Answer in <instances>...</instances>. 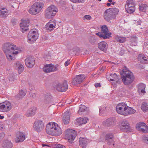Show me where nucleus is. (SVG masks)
Instances as JSON below:
<instances>
[{
	"mask_svg": "<svg viewBox=\"0 0 148 148\" xmlns=\"http://www.w3.org/2000/svg\"><path fill=\"white\" fill-rule=\"evenodd\" d=\"M35 60L32 56H27L25 60V64L26 66L29 68H31L35 64Z\"/></svg>",
	"mask_w": 148,
	"mask_h": 148,
	"instance_id": "4468645a",
	"label": "nucleus"
},
{
	"mask_svg": "<svg viewBox=\"0 0 148 148\" xmlns=\"http://www.w3.org/2000/svg\"><path fill=\"white\" fill-rule=\"evenodd\" d=\"M141 108L144 112L147 111L148 110L147 103L146 102H144L142 103Z\"/></svg>",
	"mask_w": 148,
	"mask_h": 148,
	"instance_id": "f704fd0d",
	"label": "nucleus"
},
{
	"mask_svg": "<svg viewBox=\"0 0 148 148\" xmlns=\"http://www.w3.org/2000/svg\"><path fill=\"white\" fill-rule=\"evenodd\" d=\"M33 5L39 13L41 10L44 5L43 3L42 2H36L34 3Z\"/></svg>",
	"mask_w": 148,
	"mask_h": 148,
	"instance_id": "cd10ccee",
	"label": "nucleus"
},
{
	"mask_svg": "<svg viewBox=\"0 0 148 148\" xmlns=\"http://www.w3.org/2000/svg\"><path fill=\"white\" fill-rule=\"evenodd\" d=\"M51 96L48 93H46L44 95L43 99H45L46 100L48 99L49 100H51Z\"/></svg>",
	"mask_w": 148,
	"mask_h": 148,
	"instance_id": "de8ad7c7",
	"label": "nucleus"
},
{
	"mask_svg": "<svg viewBox=\"0 0 148 148\" xmlns=\"http://www.w3.org/2000/svg\"><path fill=\"white\" fill-rule=\"evenodd\" d=\"M22 97L21 95H20L19 94H18L17 95H16V98L18 99H21L22 98Z\"/></svg>",
	"mask_w": 148,
	"mask_h": 148,
	"instance_id": "774afa93",
	"label": "nucleus"
},
{
	"mask_svg": "<svg viewBox=\"0 0 148 148\" xmlns=\"http://www.w3.org/2000/svg\"><path fill=\"white\" fill-rule=\"evenodd\" d=\"M135 5L125 4V9L127 12L129 13L134 12L135 10Z\"/></svg>",
	"mask_w": 148,
	"mask_h": 148,
	"instance_id": "393cba45",
	"label": "nucleus"
},
{
	"mask_svg": "<svg viewBox=\"0 0 148 148\" xmlns=\"http://www.w3.org/2000/svg\"><path fill=\"white\" fill-rule=\"evenodd\" d=\"M95 34L99 36L100 38H102L104 39V36L102 33L99 32L96 33Z\"/></svg>",
	"mask_w": 148,
	"mask_h": 148,
	"instance_id": "864d4df0",
	"label": "nucleus"
},
{
	"mask_svg": "<svg viewBox=\"0 0 148 148\" xmlns=\"http://www.w3.org/2000/svg\"><path fill=\"white\" fill-rule=\"evenodd\" d=\"M119 11V9L115 8L107 9L104 13V18L108 22L112 19H114Z\"/></svg>",
	"mask_w": 148,
	"mask_h": 148,
	"instance_id": "f03ea898",
	"label": "nucleus"
},
{
	"mask_svg": "<svg viewBox=\"0 0 148 148\" xmlns=\"http://www.w3.org/2000/svg\"><path fill=\"white\" fill-rule=\"evenodd\" d=\"M122 82L125 85H128L131 84L134 79L133 73L129 71L123 70L121 74Z\"/></svg>",
	"mask_w": 148,
	"mask_h": 148,
	"instance_id": "7ed1b4c3",
	"label": "nucleus"
},
{
	"mask_svg": "<svg viewBox=\"0 0 148 148\" xmlns=\"http://www.w3.org/2000/svg\"><path fill=\"white\" fill-rule=\"evenodd\" d=\"M56 89L59 92L66 91L68 89L67 81H64L62 83H58L56 85Z\"/></svg>",
	"mask_w": 148,
	"mask_h": 148,
	"instance_id": "9d476101",
	"label": "nucleus"
},
{
	"mask_svg": "<svg viewBox=\"0 0 148 148\" xmlns=\"http://www.w3.org/2000/svg\"><path fill=\"white\" fill-rule=\"evenodd\" d=\"M126 104L124 103H121L118 104L116 107V111L119 114L122 115L125 108Z\"/></svg>",
	"mask_w": 148,
	"mask_h": 148,
	"instance_id": "a211bd4d",
	"label": "nucleus"
},
{
	"mask_svg": "<svg viewBox=\"0 0 148 148\" xmlns=\"http://www.w3.org/2000/svg\"><path fill=\"white\" fill-rule=\"evenodd\" d=\"M145 84L143 83L140 84L138 87V90H141V89H145Z\"/></svg>",
	"mask_w": 148,
	"mask_h": 148,
	"instance_id": "a18cd8bd",
	"label": "nucleus"
},
{
	"mask_svg": "<svg viewBox=\"0 0 148 148\" xmlns=\"http://www.w3.org/2000/svg\"><path fill=\"white\" fill-rule=\"evenodd\" d=\"M36 110V108L35 107H32L30 108L27 111L26 114V116L27 117L33 116L35 114V112Z\"/></svg>",
	"mask_w": 148,
	"mask_h": 148,
	"instance_id": "c756f323",
	"label": "nucleus"
},
{
	"mask_svg": "<svg viewBox=\"0 0 148 148\" xmlns=\"http://www.w3.org/2000/svg\"><path fill=\"white\" fill-rule=\"evenodd\" d=\"M147 6L146 4H143L140 5L139 10L140 11L145 12L146 11L147 8Z\"/></svg>",
	"mask_w": 148,
	"mask_h": 148,
	"instance_id": "e433bc0d",
	"label": "nucleus"
},
{
	"mask_svg": "<svg viewBox=\"0 0 148 148\" xmlns=\"http://www.w3.org/2000/svg\"><path fill=\"white\" fill-rule=\"evenodd\" d=\"M110 75L112 76L113 78L110 79L111 81H115L118 84H120L121 83V77L120 76L117 75L115 73L111 74Z\"/></svg>",
	"mask_w": 148,
	"mask_h": 148,
	"instance_id": "a878e982",
	"label": "nucleus"
},
{
	"mask_svg": "<svg viewBox=\"0 0 148 148\" xmlns=\"http://www.w3.org/2000/svg\"><path fill=\"white\" fill-rule=\"evenodd\" d=\"M136 128L138 131L146 133L148 132V126L144 123H137Z\"/></svg>",
	"mask_w": 148,
	"mask_h": 148,
	"instance_id": "f8f14e48",
	"label": "nucleus"
},
{
	"mask_svg": "<svg viewBox=\"0 0 148 148\" xmlns=\"http://www.w3.org/2000/svg\"><path fill=\"white\" fill-rule=\"evenodd\" d=\"M107 43L104 41H102L98 44V48L101 50L106 52L107 48Z\"/></svg>",
	"mask_w": 148,
	"mask_h": 148,
	"instance_id": "b1692460",
	"label": "nucleus"
},
{
	"mask_svg": "<svg viewBox=\"0 0 148 148\" xmlns=\"http://www.w3.org/2000/svg\"><path fill=\"white\" fill-rule=\"evenodd\" d=\"M116 121L114 117H110L105 120L102 123L103 126L107 128H111L116 125Z\"/></svg>",
	"mask_w": 148,
	"mask_h": 148,
	"instance_id": "39448f33",
	"label": "nucleus"
},
{
	"mask_svg": "<svg viewBox=\"0 0 148 148\" xmlns=\"http://www.w3.org/2000/svg\"><path fill=\"white\" fill-rule=\"evenodd\" d=\"M70 117V114L69 111H67L64 113L62 122L65 124H67L69 123Z\"/></svg>",
	"mask_w": 148,
	"mask_h": 148,
	"instance_id": "5701e85b",
	"label": "nucleus"
},
{
	"mask_svg": "<svg viewBox=\"0 0 148 148\" xmlns=\"http://www.w3.org/2000/svg\"><path fill=\"white\" fill-rule=\"evenodd\" d=\"M45 60L46 61L50 60L51 58V56L50 53H48L47 54L45 55L44 56Z\"/></svg>",
	"mask_w": 148,
	"mask_h": 148,
	"instance_id": "79ce46f5",
	"label": "nucleus"
},
{
	"mask_svg": "<svg viewBox=\"0 0 148 148\" xmlns=\"http://www.w3.org/2000/svg\"><path fill=\"white\" fill-rule=\"evenodd\" d=\"M56 147L57 148H61V147H64L63 145H62L61 144H56L55 145Z\"/></svg>",
	"mask_w": 148,
	"mask_h": 148,
	"instance_id": "69168bd1",
	"label": "nucleus"
},
{
	"mask_svg": "<svg viewBox=\"0 0 148 148\" xmlns=\"http://www.w3.org/2000/svg\"><path fill=\"white\" fill-rule=\"evenodd\" d=\"M65 136L70 142L71 143L77 135V132L71 129H68L65 131Z\"/></svg>",
	"mask_w": 148,
	"mask_h": 148,
	"instance_id": "423d86ee",
	"label": "nucleus"
},
{
	"mask_svg": "<svg viewBox=\"0 0 148 148\" xmlns=\"http://www.w3.org/2000/svg\"><path fill=\"white\" fill-rule=\"evenodd\" d=\"M88 119L86 117H82L79 118L77 119V122L80 125L85 124L87 123Z\"/></svg>",
	"mask_w": 148,
	"mask_h": 148,
	"instance_id": "2f4dec72",
	"label": "nucleus"
},
{
	"mask_svg": "<svg viewBox=\"0 0 148 148\" xmlns=\"http://www.w3.org/2000/svg\"><path fill=\"white\" fill-rule=\"evenodd\" d=\"M135 2L134 0H127L126 2V4L135 5Z\"/></svg>",
	"mask_w": 148,
	"mask_h": 148,
	"instance_id": "49530a36",
	"label": "nucleus"
},
{
	"mask_svg": "<svg viewBox=\"0 0 148 148\" xmlns=\"http://www.w3.org/2000/svg\"><path fill=\"white\" fill-rule=\"evenodd\" d=\"M56 147L57 148H61V147H64L63 145H62L61 144H56L55 145Z\"/></svg>",
	"mask_w": 148,
	"mask_h": 148,
	"instance_id": "0e129e2a",
	"label": "nucleus"
},
{
	"mask_svg": "<svg viewBox=\"0 0 148 148\" xmlns=\"http://www.w3.org/2000/svg\"><path fill=\"white\" fill-rule=\"evenodd\" d=\"M71 1L74 3H83L85 0H70Z\"/></svg>",
	"mask_w": 148,
	"mask_h": 148,
	"instance_id": "3c124183",
	"label": "nucleus"
},
{
	"mask_svg": "<svg viewBox=\"0 0 148 148\" xmlns=\"http://www.w3.org/2000/svg\"><path fill=\"white\" fill-rule=\"evenodd\" d=\"M51 23V22L48 23H49V27H50L51 29L55 28L56 24L54 23V24Z\"/></svg>",
	"mask_w": 148,
	"mask_h": 148,
	"instance_id": "5fc2aeb1",
	"label": "nucleus"
},
{
	"mask_svg": "<svg viewBox=\"0 0 148 148\" xmlns=\"http://www.w3.org/2000/svg\"><path fill=\"white\" fill-rule=\"evenodd\" d=\"M70 60H68L64 63V65L65 66H67L70 63Z\"/></svg>",
	"mask_w": 148,
	"mask_h": 148,
	"instance_id": "e2e57ef3",
	"label": "nucleus"
},
{
	"mask_svg": "<svg viewBox=\"0 0 148 148\" xmlns=\"http://www.w3.org/2000/svg\"><path fill=\"white\" fill-rule=\"evenodd\" d=\"M138 61H140L141 63L144 64L146 63L145 61L147 60L146 58L144 55L139 54L138 55Z\"/></svg>",
	"mask_w": 148,
	"mask_h": 148,
	"instance_id": "72a5a7b5",
	"label": "nucleus"
},
{
	"mask_svg": "<svg viewBox=\"0 0 148 148\" xmlns=\"http://www.w3.org/2000/svg\"><path fill=\"white\" fill-rule=\"evenodd\" d=\"M143 142L148 144V135H144L142 137Z\"/></svg>",
	"mask_w": 148,
	"mask_h": 148,
	"instance_id": "a19ab883",
	"label": "nucleus"
},
{
	"mask_svg": "<svg viewBox=\"0 0 148 148\" xmlns=\"http://www.w3.org/2000/svg\"><path fill=\"white\" fill-rule=\"evenodd\" d=\"M20 29L23 32H25L28 29V28L27 27H21Z\"/></svg>",
	"mask_w": 148,
	"mask_h": 148,
	"instance_id": "09e8293b",
	"label": "nucleus"
},
{
	"mask_svg": "<svg viewBox=\"0 0 148 148\" xmlns=\"http://www.w3.org/2000/svg\"><path fill=\"white\" fill-rule=\"evenodd\" d=\"M26 92L24 91L23 90H21L18 94L23 97L26 94Z\"/></svg>",
	"mask_w": 148,
	"mask_h": 148,
	"instance_id": "603ef678",
	"label": "nucleus"
},
{
	"mask_svg": "<svg viewBox=\"0 0 148 148\" xmlns=\"http://www.w3.org/2000/svg\"><path fill=\"white\" fill-rule=\"evenodd\" d=\"M12 104L8 101H5L3 104H0V111L7 112L10 110L12 108Z\"/></svg>",
	"mask_w": 148,
	"mask_h": 148,
	"instance_id": "1a4fd4ad",
	"label": "nucleus"
},
{
	"mask_svg": "<svg viewBox=\"0 0 148 148\" xmlns=\"http://www.w3.org/2000/svg\"><path fill=\"white\" fill-rule=\"evenodd\" d=\"M16 136V137L15 139V141L16 143L22 142L25 139V134L22 132H18Z\"/></svg>",
	"mask_w": 148,
	"mask_h": 148,
	"instance_id": "aec40b11",
	"label": "nucleus"
},
{
	"mask_svg": "<svg viewBox=\"0 0 148 148\" xmlns=\"http://www.w3.org/2000/svg\"><path fill=\"white\" fill-rule=\"evenodd\" d=\"M38 34L37 30L35 29H32L28 33L27 35L28 42L33 43L38 38Z\"/></svg>",
	"mask_w": 148,
	"mask_h": 148,
	"instance_id": "6e6552de",
	"label": "nucleus"
},
{
	"mask_svg": "<svg viewBox=\"0 0 148 148\" xmlns=\"http://www.w3.org/2000/svg\"><path fill=\"white\" fill-rule=\"evenodd\" d=\"M50 101L51 100H49L48 99L47 100H46L45 99H43L42 100V103L45 104H47L49 103Z\"/></svg>",
	"mask_w": 148,
	"mask_h": 148,
	"instance_id": "8fccbe9b",
	"label": "nucleus"
},
{
	"mask_svg": "<svg viewBox=\"0 0 148 148\" xmlns=\"http://www.w3.org/2000/svg\"><path fill=\"white\" fill-rule=\"evenodd\" d=\"M106 108V107L100 106L99 108V115L100 116L102 115L103 113L107 110Z\"/></svg>",
	"mask_w": 148,
	"mask_h": 148,
	"instance_id": "58836bf2",
	"label": "nucleus"
},
{
	"mask_svg": "<svg viewBox=\"0 0 148 148\" xmlns=\"http://www.w3.org/2000/svg\"><path fill=\"white\" fill-rule=\"evenodd\" d=\"M29 12L30 14L34 15H36L39 13L37 9L33 6V5L29 10Z\"/></svg>",
	"mask_w": 148,
	"mask_h": 148,
	"instance_id": "c9c22d12",
	"label": "nucleus"
},
{
	"mask_svg": "<svg viewBox=\"0 0 148 148\" xmlns=\"http://www.w3.org/2000/svg\"><path fill=\"white\" fill-rule=\"evenodd\" d=\"M120 127L121 130L122 131L127 132L130 131V129L129 123L125 120H124L122 122Z\"/></svg>",
	"mask_w": 148,
	"mask_h": 148,
	"instance_id": "2eb2a0df",
	"label": "nucleus"
},
{
	"mask_svg": "<svg viewBox=\"0 0 148 148\" xmlns=\"http://www.w3.org/2000/svg\"><path fill=\"white\" fill-rule=\"evenodd\" d=\"M88 40V43L92 45L96 44L98 40L97 37L95 35L89 36Z\"/></svg>",
	"mask_w": 148,
	"mask_h": 148,
	"instance_id": "4be33fe9",
	"label": "nucleus"
},
{
	"mask_svg": "<svg viewBox=\"0 0 148 148\" xmlns=\"http://www.w3.org/2000/svg\"><path fill=\"white\" fill-rule=\"evenodd\" d=\"M137 38L136 36L134 37H132L131 38V41L133 42H136L137 41Z\"/></svg>",
	"mask_w": 148,
	"mask_h": 148,
	"instance_id": "6e6d98bb",
	"label": "nucleus"
},
{
	"mask_svg": "<svg viewBox=\"0 0 148 148\" xmlns=\"http://www.w3.org/2000/svg\"><path fill=\"white\" fill-rule=\"evenodd\" d=\"M14 65L16 69H18V73H19V74H20L23 71L24 69L23 66L19 62H17Z\"/></svg>",
	"mask_w": 148,
	"mask_h": 148,
	"instance_id": "7c9ffc66",
	"label": "nucleus"
},
{
	"mask_svg": "<svg viewBox=\"0 0 148 148\" xmlns=\"http://www.w3.org/2000/svg\"><path fill=\"white\" fill-rule=\"evenodd\" d=\"M58 70V66L51 64H46L43 68L44 71L45 73L54 72Z\"/></svg>",
	"mask_w": 148,
	"mask_h": 148,
	"instance_id": "ddd939ff",
	"label": "nucleus"
},
{
	"mask_svg": "<svg viewBox=\"0 0 148 148\" xmlns=\"http://www.w3.org/2000/svg\"><path fill=\"white\" fill-rule=\"evenodd\" d=\"M84 19H86L88 20H90L91 19V16L89 15H86L83 17Z\"/></svg>",
	"mask_w": 148,
	"mask_h": 148,
	"instance_id": "4d7b16f0",
	"label": "nucleus"
},
{
	"mask_svg": "<svg viewBox=\"0 0 148 148\" xmlns=\"http://www.w3.org/2000/svg\"><path fill=\"white\" fill-rule=\"evenodd\" d=\"M30 96L31 97L33 98L34 99L36 98V94L35 93H30Z\"/></svg>",
	"mask_w": 148,
	"mask_h": 148,
	"instance_id": "680f3d73",
	"label": "nucleus"
},
{
	"mask_svg": "<svg viewBox=\"0 0 148 148\" xmlns=\"http://www.w3.org/2000/svg\"><path fill=\"white\" fill-rule=\"evenodd\" d=\"M105 140L107 144L111 145L113 142V135L112 133H108L106 134L105 136Z\"/></svg>",
	"mask_w": 148,
	"mask_h": 148,
	"instance_id": "6ab92c4d",
	"label": "nucleus"
},
{
	"mask_svg": "<svg viewBox=\"0 0 148 148\" xmlns=\"http://www.w3.org/2000/svg\"><path fill=\"white\" fill-rule=\"evenodd\" d=\"M15 75L13 74H12L9 75L8 77V79L9 81L10 82H12L15 80Z\"/></svg>",
	"mask_w": 148,
	"mask_h": 148,
	"instance_id": "ea45409f",
	"label": "nucleus"
},
{
	"mask_svg": "<svg viewBox=\"0 0 148 148\" xmlns=\"http://www.w3.org/2000/svg\"><path fill=\"white\" fill-rule=\"evenodd\" d=\"M138 91L139 93L141 92L142 93H145L146 92L145 89H141V90L140 89V90H138Z\"/></svg>",
	"mask_w": 148,
	"mask_h": 148,
	"instance_id": "338daca9",
	"label": "nucleus"
},
{
	"mask_svg": "<svg viewBox=\"0 0 148 148\" xmlns=\"http://www.w3.org/2000/svg\"><path fill=\"white\" fill-rule=\"evenodd\" d=\"M44 127L43 122L41 120L36 121L34 123L33 127L37 132H40L43 129Z\"/></svg>",
	"mask_w": 148,
	"mask_h": 148,
	"instance_id": "9b49d317",
	"label": "nucleus"
},
{
	"mask_svg": "<svg viewBox=\"0 0 148 148\" xmlns=\"http://www.w3.org/2000/svg\"><path fill=\"white\" fill-rule=\"evenodd\" d=\"M13 146V144L8 140H5L3 142L2 148H12Z\"/></svg>",
	"mask_w": 148,
	"mask_h": 148,
	"instance_id": "c85d7f7f",
	"label": "nucleus"
},
{
	"mask_svg": "<svg viewBox=\"0 0 148 148\" xmlns=\"http://www.w3.org/2000/svg\"><path fill=\"white\" fill-rule=\"evenodd\" d=\"M5 136V134L4 133L2 132L0 133V141Z\"/></svg>",
	"mask_w": 148,
	"mask_h": 148,
	"instance_id": "bf43d9fd",
	"label": "nucleus"
},
{
	"mask_svg": "<svg viewBox=\"0 0 148 148\" xmlns=\"http://www.w3.org/2000/svg\"><path fill=\"white\" fill-rule=\"evenodd\" d=\"M58 9L54 5H51L45 11V16L46 18L50 19L56 14Z\"/></svg>",
	"mask_w": 148,
	"mask_h": 148,
	"instance_id": "20e7f679",
	"label": "nucleus"
},
{
	"mask_svg": "<svg viewBox=\"0 0 148 148\" xmlns=\"http://www.w3.org/2000/svg\"><path fill=\"white\" fill-rule=\"evenodd\" d=\"M9 61L12 60L13 59V57L12 56V53H5Z\"/></svg>",
	"mask_w": 148,
	"mask_h": 148,
	"instance_id": "c03bdc74",
	"label": "nucleus"
},
{
	"mask_svg": "<svg viewBox=\"0 0 148 148\" xmlns=\"http://www.w3.org/2000/svg\"><path fill=\"white\" fill-rule=\"evenodd\" d=\"M79 145L83 148H85L87 145L88 140L85 138L80 137L79 138Z\"/></svg>",
	"mask_w": 148,
	"mask_h": 148,
	"instance_id": "bb28decb",
	"label": "nucleus"
},
{
	"mask_svg": "<svg viewBox=\"0 0 148 148\" xmlns=\"http://www.w3.org/2000/svg\"><path fill=\"white\" fill-rule=\"evenodd\" d=\"M86 106L83 105H80L79 109L78 111V113L79 114H82V112H84L86 110Z\"/></svg>",
	"mask_w": 148,
	"mask_h": 148,
	"instance_id": "4c0bfd02",
	"label": "nucleus"
},
{
	"mask_svg": "<svg viewBox=\"0 0 148 148\" xmlns=\"http://www.w3.org/2000/svg\"><path fill=\"white\" fill-rule=\"evenodd\" d=\"M49 23H47L45 26V28L47 30H49L50 31H51L52 30V29H51L50 27H49Z\"/></svg>",
	"mask_w": 148,
	"mask_h": 148,
	"instance_id": "052dcab7",
	"label": "nucleus"
},
{
	"mask_svg": "<svg viewBox=\"0 0 148 148\" xmlns=\"http://www.w3.org/2000/svg\"><path fill=\"white\" fill-rule=\"evenodd\" d=\"M8 10L7 9L3 8L0 10V16L1 17H5L8 16Z\"/></svg>",
	"mask_w": 148,
	"mask_h": 148,
	"instance_id": "473e14b6",
	"label": "nucleus"
},
{
	"mask_svg": "<svg viewBox=\"0 0 148 148\" xmlns=\"http://www.w3.org/2000/svg\"><path fill=\"white\" fill-rule=\"evenodd\" d=\"M29 23L26 22L25 21L23 22L22 23H21L20 24L21 27H28L29 26Z\"/></svg>",
	"mask_w": 148,
	"mask_h": 148,
	"instance_id": "37998d69",
	"label": "nucleus"
},
{
	"mask_svg": "<svg viewBox=\"0 0 148 148\" xmlns=\"http://www.w3.org/2000/svg\"><path fill=\"white\" fill-rule=\"evenodd\" d=\"M16 47L14 44L10 43H5L3 47V50L5 53H11L13 51L16 49Z\"/></svg>",
	"mask_w": 148,
	"mask_h": 148,
	"instance_id": "0eeeda50",
	"label": "nucleus"
},
{
	"mask_svg": "<svg viewBox=\"0 0 148 148\" xmlns=\"http://www.w3.org/2000/svg\"><path fill=\"white\" fill-rule=\"evenodd\" d=\"M101 31L103 34L104 36V39L109 38L111 36V33L110 32L108 31V28L106 25H104L102 26L101 28Z\"/></svg>",
	"mask_w": 148,
	"mask_h": 148,
	"instance_id": "dca6fc26",
	"label": "nucleus"
},
{
	"mask_svg": "<svg viewBox=\"0 0 148 148\" xmlns=\"http://www.w3.org/2000/svg\"><path fill=\"white\" fill-rule=\"evenodd\" d=\"M46 132L53 136H58L61 135L62 132L61 128L55 123H49L46 127Z\"/></svg>",
	"mask_w": 148,
	"mask_h": 148,
	"instance_id": "f257e3e1",
	"label": "nucleus"
},
{
	"mask_svg": "<svg viewBox=\"0 0 148 148\" xmlns=\"http://www.w3.org/2000/svg\"><path fill=\"white\" fill-rule=\"evenodd\" d=\"M85 79V76L83 75H80L77 76L72 82L73 84L77 85L80 84Z\"/></svg>",
	"mask_w": 148,
	"mask_h": 148,
	"instance_id": "f3484780",
	"label": "nucleus"
},
{
	"mask_svg": "<svg viewBox=\"0 0 148 148\" xmlns=\"http://www.w3.org/2000/svg\"><path fill=\"white\" fill-rule=\"evenodd\" d=\"M125 110H124V112L123 115L126 116L130 114H132L135 113L136 110L128 106L126 104Z\"/></svg>",
	"mask_w": 148,
	"mask_h": 148,
	"instance_id": "412c9836",
	"label": "nucleus"
},
{
	"mask_svg": "<svg viewBox=\"0 0 148 148\" xmlns=\"http://www.w3.org/2000/svg\"><path fill=\"white\" fill-rule=\"evenodd\" d=\"M126 41V38L125 37H121V38H120L118 42L120 43H123L125 42Z\"/></svg>",
	"mask_w": 148,
	"mask_h": 148,
	"instance_id": "13d9d810",
	"label": "nucleus"
}]
</instances>
